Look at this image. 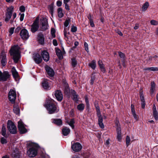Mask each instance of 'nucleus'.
Returning a JSON list of instances; mask_svg holds the SVG:
<instances>
[{
  "label": "nucleus",
  "instance_id": "obj_1",
  "mask_svg": "<svg viewBox=\"0 0 158 158\" xmlns=\"http://www.w3.org/2000/svg\"><path fill=\"white\" fill-rule=\"evenodd\" d=\"M28 150L27 154L30 157H34L37 154L38 145L37 144L30 141L27 144Z\"/></svg>",
  "mask_w": 158,
  "mask_h": 158
},
{
  "label": "nucleus",
  "instance_id": "obj_2",
  "mask_svg": "<svg viewBox=\"0 0 158 158\" xmlns=\"http://www.w3.org/2000/svg\"><path fill=\"white\" fill-rule=\"evenodd\" d=\"M44 106L46 108L50 114L57 113L59 111V109L55 104L54 101L51 99H49L47 103L44 105Z\"/></svg>",
  "mask_w": 158,
  "mask_h": 158
},
{
  "label": "nucleus",
  "instance_id": "obj_3",
  "mask_svg": "<svg viewBox=\"0 0 158 158\" xmlns=\"http://www.w3.org/2000/svg\"><path fill=\"white\" fill-rule=\"evenodd\" d=\"M20 48L18 45H15L12 47L10 51V53L13 56V59L15 63L18 62L20 58L19 51Z\"/></svg>",
  "mask_w": 158,
  "mask_h": 158
},
{
  "label": "nucleus",
  "instance_id": "obj_4",
  "mask_svg": "<svg viewBox=\"0 0 158 158\" xmlns=\"http://www.w3.org/2000/svg\"><path fill=\"white\" fill-rule=\"evenodd\" d=\"M14 9V6H12L7 8L5 17V21L6 22H8L11 19L12 15Z\"/></svg>",
  "mask_w": 158,
  "mask_h": 158
},
{
  "label": "nucleus",
  "instance_id": "obj_5",
  "mask_svg": "<svg viewBox=\"0 0 158 158\" xmlns=\"http://www.w3.org/2000/svg\"><path fill=\"white\" fill-rule=\"evenodd\" d=\"M7 127L10 132L12 134H15L17 133V128L14 123L11 121H8Z\"/></svg>",
  "mask_w": 158,
  "mask_h": 158
},
{
  "label": "nucleus",
  "instance_id": "obj_6",
  "mask_svg": "<svg viewBox=\"0 0 158 158\" xmlns=\"http://www.w3.org/2000/svg\"><path fill=\"white\" fill-rule=\"evenodd\" d=\"M39 18L37 17L31 26V30L33 33H34L38 30L39 28Z\"/></svg>",
  "mask_w": 158,
  "mask_h": 158
},
{
  "label": "nucleus",
  "instance_id": "obj_7",
  "mask_svg": "<svg viewBox=\"0 0 158 158\" xmlns=\"http://www.w3.org/2000/svg\"><path fill=\"white\" fill-rule=\"evenodd\" d=\"M16 97L15 91L13 89H10L8 94V97L9 100L12 103L15 102Z\"/></svg>",
  "mask_w": 158,
  "mask_h": 158
},
{
  "label": "nucleus",
  "instance_id": "obj_8",
  "mask_svg": "<svg viewBox=\"0 0 158 158\" xmlns=\"http://www.w3.org/2000/svg\"><path fill=\"white\" fill-rule=\"evenodd\" d=\"M116 124L117 138L118 141H120L122 139L121 128L119 125V122L117 120L116 122Z\"/></svg>",
  "mask_w": 158,
  "mask_h": 158
},
{
  "label": "nucleus",
  "instance_id": "obj_9",
  "mask_svg": "<svg viewBox=\"0 0 158 158\" xmlns=\"http://www.w3.org/2000/svg\"><path fill=\"white\" fill-rule=\"evenodd\" d=\"M18 127L20 133L21 134L24 133L27 131L25 127V125L21 120L18 122Z\"/></svg>",
  "mask_w": 158,
  "mask_h": 158
},
{
  "label": "nucleus",
  "instance_id": "obj_10",
  "mask_svg": "<svg viewBox=\"0 0 158 158\" xmlns=\"http://www.w3.org/2000/svg\"><path fill=\"white\" fill-rule=\"evenodd\" d=\"M9 77V73L7 71H4L2 73L0 71V81H5Z\"/></svg>",
  "mask_w": 158,
  "mask_h": 158
},
{
  "label": "nucleus",
  "instance_id": "obj_11",
  "mask_svg": "<svg viewBox=\"0 0 158 158\" xmlns=\"http://www.w3.org/2000/svg\"><path fill=\"white\" fill-rule=\"evenodd\" d=\"M82 147L80 143L78 142L75 143L72 145L71 148L73 151L75 152L80 151L82 149Z\"/></svg>",
  "mask_w": 158,
  "mask_h": 158
},
{
  "label": "nucleus",
  "instance_id": "obj_12",
  "mask_svg": "<svg viewBox=\"0 0 158 158\" xmlns=\"http://www.w3.org/2000/svg\"><path fill=\"white\" fill-rule=\"evenodd\" d=\"M97 112V115L98 118V124L101 128H104V125L102 123L103 117L101 114L100 110H98Z\"/></svg>",
  "mask_w": 158,
  "mask_h": 158
},
{
  "label": "nucleus",
  "instance_id": "obj_13",
  "mask_svg": "<svg viewBox=\"0 0 158 158\" xmlns=\"http://www.w3.org/2000/svg\"><path fill=\"white\" fill-rule=\"evenodd\" d=\"M20 35L21 38L24 40L27 39L29 37L28 32L25 29L22 30L21 31Z\"/></svg>",
  "mask_w": 158,
  "mask_h": 158
},
{
  "label": "nucleus",
  "instance_id": "obj_14",
  "mask_svg": "<svg viewBox=\"0 0 158 158\" xmlns=\"http://www.w3.org/2000/svg\"><path fill=\"white\" fill-rule=\"evenodd\" d=\"M41 28L43 30H45L48 28V21L46 18H43L41 21Z\"/></svg>",
  "mask_w": 158,
  "mask_h": 158
},
{
  "label": "nucleus",
  "instance_id": "obj_15",
  "mask_svg": "<svg viewBox=\"0 0 158 158\" xmlns=\"http://www.w3.org/2000/svg\"><path fill=\"white\" fill-rule=\"evenodd\" d=\"M55 96L58 101H61L63 98V95L61 92L59 90H57L55 91Z\"/></svg>",
  "mask_w": 158,
  "mask_h": 158
},
{
  "label": "nucleus",
  "instance_id": "obj_16",
  "mask_svg": "<svg viewBox=\"0 0 158 158\" xmlns=\"http://www.w3.org/2000/svg\"><path fill=\"white\" fill-rule=\"evenodd\" d=\"M41 55L43 60L45 61H48L49 59V56L48 53L45 50L43 51L41 53Z\"/></svg>",
  "mask_w": 158,
  "mask_h": 158
},
{
  "label": "nucleus",
  "instance_id": "obj_17",
  "mask_svg": "<svg viewBox=\"0 0 158 158\" xmlns=\"http://www.w3.org/2000/svg\"><path fill=\"white\" fill-rule=\"evenodd\" d=\"M33 58L37 64L40 63L42 61V59L38 53L34 54Z\"/></svg>",
  "mask_w": 158,
  "mask_h": 158
},
{
  "label": "nucleus",
  "instance_id": "obj_18",
  "mask_svg": "<svg viewBox=\"0 0 158 158\" xmlns=\"http://www.w3.org/2000/svg\"><path fill=\"white\" fill-rule=\"evenodd\" d=\"M0 57L1 58V62L2 65L4 66L6 64V54L2 52L1 54Z\"/></svg>",
  "mask_w": 158,
  "mask_h": 158
},
{
  "label": "nucleus",
  "instance_id": "obj_19",
  "mask_svg": "<svg viewBox=\"0 0 158 158\" xmlns=\"http://www.w3.org/2000/svg\"><path fill=\"white\" fill-rule=\"evenodd\" d=\"M45 70L48 75L50 77H52L54 75V72L53 70L48 66L45 67Z\"/></svg>",
  "mask_w": 158,
  "mask_h": 158
},
{
  "label": "nucleus",
  "instance_id": "obj_20",
  "mask_svg": "<svg viewBox=\"0 0 158 158\" xmlns=\"http://www.w3.org/2000/svg\"><path fill=\"white\" fill-rule=\"evenodd\" d=\"M42 86L45 89H49L51 88L50 86L46 79H44L43 81Z\"/></svg>",
  "mask_w": 158,
  "mask_h": 158
},
{
  "label": "nucleus",
  "instance_id": "obj_21",
  "mask_svg": "<svg viewBox=\"0 0 158 158\" xmlns=\"http://www.w3.org/2000/svg\"><path fill=\"white\" fill-rule=\"evenodd\" d=\"M56 53L58 57L60 59H61L63 58V54L65 53L64 52H62L59 49L56 48Z\"/></svg>",
  "mask_w": 158,
  "mask_h": 158
},
{
  "label": "nucleus",
  "instance_id": "obj_22",
  "mask_svg": "<svg viewBox=\"0 0 158 158\" xmlns=\"http://www.w3.org/2000/svg\"><path fill=\"white\" fill-rule=\"evenodd\" d=\"M156 88V84L154 82H152L150 90V94L152 95L154 93Z\"/></svg>",
  "mask_w": 158,
  "mask_h": 158
},
{
  "label": "nucleus",
  "instance_id": "obj_23",
  "mask_svg": "<svg viewBox=\"0 0 158 158\" xmlns=\"http://www.w3.org/2000/svg\"><path fill=\"white\" fill-rule=\"evenodd\" d=\"M140 98L141 102L142 107L144 108L145 106V102L143 94L142 93L140 94Z\"/></svg>",
  "mask_w": 158,
  "mask_h": 158
},
{
  "label": "nucleus",
  "instance_id": "obj_24",
  "mask_svg": "<svg viewBox=\"0 0 158 158\" xmlns=\"http://www.w3.org/2000/svg\"><path fill=\"white\" fill-rule=\"evenodd\" d=\"M62 132L64 135L66 136L70 133V130L67 127H64L63 129Z\"/></svg>",
  "mask_w": 158,
  "mask_h": 158
},
{
  "label": "nucleus",
  "instance_id": "obj_25",
  "mask_svg": "<svg viewBox=\"0 0 158 158\" xmlns=\"http://www.w3.org/2000/svg\"><path fill=\"white\" fill-rule=\"evenodd\" d=\"M88 66L93 69H95L96 66V61L94 60H93L88 64Z\"/></svg>",
  "mask_w": 158,
  "mask_h": 158
},
{
  "label": "nucleus",
  "instance_id": "obj_26",
  "mask_svg": "<svg viewBox=\"0 0 158 158\" xmlns=\"http://www.w3.org/2000/svg\"><path fill=\"white\" fill-rule=\"evenodd\" d=\"M11 71H12V75H13V77L15 78L17 77L18 76V73L17 72V71H16L15 68L14 67H13L12 68Z\"/></svg>",
  "mask_w": 158,
  "mask_h": 158
},
{
  "label": "nucleus",
  "instance_id": "obj_27",
  "mask_svg": "<svg viewBox=\"0 0 158 158\" xmlns=\"http://www.w3.org/2000/svg\"><path fill=\"white\" fill-rule=\"evenodd\" d=\"M13 111L17 115H19L20 113V109L18 106H14Z\"/></svg>",
  "mask_w": 158,
  "mask_h": 158
},
{
  "label": "nucleus",
  "instance_id": "obj_28",
  "mask_svg": "<svg viewBox=\"0 0 158 158\" xmlns=\"http://www.w3.org/2000/svg\"><path fill=\"white\" fill-rule=\"evenodd\" d=\"M67 122L72 128L73 129L74 128V126L73 124L74 123V122L73 119H72L69 120L67 121Z\"/></svg>",
  "mask_w": 158,
  "mask_h": 158
},
{
  "label": "nucleus",
  "instance_id": "obj_29",
  "mask_svg": "<svg viewBox=\"0 0 158 158\" xmlns=\"http://www.w3.org/2000/svg\"><path fill=\"white\" fill-rule=\"evenodd\" d=\"M53 123L58 125H60L62 124V121L60 119H53Z\"/></svg>",
  "mask_w": 158,
  "mask_h": 158
},
{
  "label": "nucleus",
  "instance_id": "obj_30",
  "mask_svg": "<svg viewBox=\"0 0 158 158\" xmlns=\"http://www.w3.org/2000/svg\"><path fill=\"white\" fill-rule=\"evenodd\" d=\"M149 6V4L148 2H145L143 5L142 9L143 11H145L146 10Z\"/></svg>",
  "mask_w": 158,
  "mask_h": 158
},
{
  "label": "nucleus",
  "instance_id": "obj_31",
  "mask_svg": "<svg viewBox=\"0 0 158 158\" xmlns=\"http://www.w3.org/2000/svg\"><path fill=\"white\" fill-rule=\"evenodd\" d=\"M58 15L59 18H62L64 16V14L62 12V9L61 8H59L58 9Z\"/></svg>",
  "mask_w": 158,
  "mask_h": 158
},
{
  "label": "nucleus",
  "instance_id": "obj_32",
  "mask_svg": "<svg viewBox=\"0 0 158 158\" xmlns=\"http://www.w3.org/2000/svg\"><path fill=\"white\" fill-rule=\"evenodd\" d=\"M6 128L5 126L3 125L2 128L1 134L3 136L5 137H6V136H7V135L6 134Z\"/></svg>",
  "mask_w": 158,
  "mask_h": 158
},
{
  "label": "nucleus",
  "instance_id": "obj_33",
  "mask_svg": "<svg viewBox=\"0 0 158 158\" xmlns=\"http://www.w3.org/2000/svg\"><path fill=\"white\" fill-rule=\"evenodd\" d=\"M77 109L79 111H82L85 108V105L83 104H80L77 106Z\"/></svg>",
  "mask_w": 158,
  "mask_h": 158
},
{
  "label": "nucleus",
  "instance_id": "obj_34",
  "mask_svg": "<svg viewBox=\"0 0 158 158\" xmlns=\"http://www.w3.org/2000/svg\"><path fill=\"white\" fill-rule=\"evenodd\" d=\"M130 141L131 139L130 137L128 136H127L126 139V143L127 147H128L129 145Z\"/></svg>",
  "mask_w": 158,
  "mask_h": 158
},
{
  "label": "nucleus",
  "instance_id": "obj_35",
  "mask_svg": "<svg viewBox=\"0 0 158 158\" xmlns=\"http://www.w3.org/2000/svg\"><path fill=\"white\" fill-rule=\"evenodd\" d=\"M153 115L155 119L156 120H158V114L157 110L153 111Z\"/></svg>",
  "mask_w": 158,
  "mask_h": 158
},
{
  "label": "nucleus",
  "instance_id": "obj_36",
  "mask_svg": "<svg viewBox=\"0 0 158 158\" xmlns=\"http://www.w3.org/2000/svg\"><path fill=\"white\" fill-rule=\"evenodd\" d=\"M72 94L73 97V99L75 101H77L78 100V96L76 94L75 92L74 91H73L72 92Z\"/></svg>",
  "mask_w": 158,
  "mask_h": 158
},
{
  "label": "nucleus",
  "instance_id": "obj_37",
  "mask_svg": "<svg viewBox=\"0 0 158 158\" xmlns=\"http://www.w3.org/2000/svg\"><path fill=\"white\" fill-rule=\"evenodd\" d=\"M71 63L72 66L73 67H74L76 66L77 64V62L75 59H72Z\"/></svg>",
  "mask_w": 158,
  "mask_h": 158
},
{
  "label": "nucleus",
  "instance_id": "obj_38",
  "mask_svg": "<svg viewBox=\"0 0 158 158\" xmlns=\"http://www.w3.org/2000/svg\"><path fill=\"white\" fill-rule=\"evenodd\" d=\"M17 14L15 12H14L12 14V19H11L10 21L11 24H12L14 22V20L16 17Z\"/></svg>",
  "mask_w": 158,
  "mask_h": 158
},
{
  "label": "nucleus",
  "instance_id": "obj_39",
  "mask_svg": "<svg viewBox=\"0 0 158 158\" xmlns=\"http://www.w3.org/2000/svg\"><path fill=\"white\" fill-rule=\"evenodd\" d=\"M150 23L152 25L156 26L158 25V22L154 20H152L150 21Z\"/></svg>",
  "mask_w": 158,
  "mask_h": 158
},
{
  "label": "nucleus",
  "instance_id": "obj_40",
  "mask_svg": "<svg viewBox=\"0 0 158 158\" xmlns=\"http://www.w3.org/2000/svg\"><path fill=\"white\" fill-rule=\"evenodd\" d=\"M55 29L54 28H52L51 29V32L52 38H54L55 37Z\"/></svg>",
  "mask_w": 158,
  "mask_h": 158
},
{
  "label": "nucleus",
  "instance_id": "obj_41",
  "mask_svg": "<svg viewBox=\"0 0 158 158\" xmlns=\"http://www.w3.org/2000/svg\"><path fill=\"white\" fill-rule=\"evenodd\" d=\"M70 22V20L69 19H68L66 20L64 23V26L65 27H67L69 25V24Z\"/></svg>",
  "mask_w": 158,
  "mask_h": 158
},
{
  "label": "nucleus",
  "instance_id": "obj_42",
  "mask_svg": "<svg viewBox=\"0 0 158 158\" xmlns=\"http://www.w3.org/2000/svg\"><path fill=\"white\" fill-rule=\"evenodd\" d=\"M12 156L13 158H19V155L18 153L16 154L13 153L12 154Z\"/></svg>",
  "mask_w": 158,
  "mask_h": 158
},
{
  "label": "nucleus",
  "instance_id": "obj_43",
  "mask_svg": "<svg viewBox=\"0 0 158 158\" xmlns=\"http://www.w3.org/2000/svg\"><path fill=\"white\" fill-rule=\"evenodd\" d=\"M84 45L85 48V50L87 52H89L88 45L87 43L85 42L84 43Z\"/></svg>",
  "mask_w": 158,
  "mask_h": 158
},
{
  "label": "nucleus",
  "instance_id": "obj_44",
  "mask_svg": "<svg viewBox=\"0 0 158 158\" xmlns=\"http://www.w3.org/2000/svg\"><path fill=\"white\" fill-rule=\"evenodd\" d=\"M1 142L2 144H5L7 143V141L6 139L4 137H2L1 138Z\"/></svg>",
  "mask_w": 158,
  "mask_h": 158
},
{
  "label": "nucleus",
  "instance_id": "obj_45",
  "mask_svg": "<svg viewBox=\"0 0 158 158\" xmlns=\"http://www.w3.org/2000/svg\"><path fill=\"white\" fill-rule=\"evenodd\" d=\"M41 158H50L49 156L47 154L43 153L41 154Z\"/></svg>",
  "mask_w": 158,
  "mask_h": 158
},
{
  "label": "nucleus",
  "instance_id": "obj_46",
  "mask_svg": "<svg viewBox=\"0 0 158 158\" xmlns=\"http://www.w3.org/2000/svg\"><path fill=\"white\" fill-rule=\"evenodd\" d=\"M98 64L100 68H103L104 67L103 64L102 63V61L99 60L98 61Z\"/></svg>",
  "mask_w": 158,
  "mask_h": 158
},
{
  "label": "nucleus",
  "instance_id": "obj_47",
  "mask_svg": "<svg viewBox=\"0 0 158 158\" xmlns=\"http://www.w3.org/2000/svg\"><path fill=\"white\" fill-rule=\"evenodd\" d=\"M77 31V27L74 26H72L71 29V31L73 32H75Z\"/></svg>",
  "mask_w": 158,
  "mask_h": 158
},
{
  "label": "nucleus",
  "instance_id": "obj_48",
  "mask_svg": "<svg viewBox=\"0 0 158 158\" xmlns=\"http://www.w3.org/2000/svg\"><path fill=\"white\" fill-rule=\"evenodd\" d=\"M88 19H89V21H90V26L92 27H94V25L93 19H89V17L88 18Z\"/></svg>",
  "mask_w": 158,
  "mask_h": 158
},
{
  "label": "nucleus",
  "instance_id": "obj_49",
  "mask_svg": "<svg viewBox=\"0 0 158 158\" xmlns=\"http://www.w3.org/2000/svg\"><path fill=\"white\" fill-rule=\"evenodd\" d=\"M14 30V27H11L10 29L9 32V35L10 36L13 33Z\"/></svg>",
  "mask_w": 158,
  "mask_h": 158
},
{
  "label": "nucleus",
  "instance_id": "obj_50",
  "mask_svg": "<svg viewBox=\"0 0 158 158\" xmlns=\"http://www.w3.org/2000/svg\"><path fill=\"white\" fill-rule=\"evenodd\" d=\"M119 55L121 58L124 59L125 57L124 54L121 52H118Z\"/></svg>",
  "mask_w": 158,
  "mask_h": 158
},
{
  "label": "nucleus",
  "instance_id": "obj_51",
  "mask_svg": "<svg viewBox=\"0 0 158 158\" xmlns=\"http://www.w3.org/2000/svg\"><path fill=\"white\" fill-rule=\"evenodd\" d=\"M19 15H20V20L21 21H22L23 20L24 16V14L23 13L22 14L20 13Z\"/></svg>",
  "mask_w": 158,
  "mask_h": 158
},
{
  "label": "nucleus",
  "instance_id": "obj_52",
  "mask_svg": "<svg viewBox=\"0 0 158 158\" xmlns=\"http://www.w3.org/2000/svg\"><path fill=\"white\" fill-rule=\"evenodd\" d=\"M150 69L151 71H158V67H150Z\"/></svg>",
  "mask_w": 158,
  "mask_h": 158
},
{
  "label": "nucleus",
  "instance_id": "obj_53",
  "mask_svg": "<svg viewBox=\"0 0 158 158\" xmlns=\"http://www.w3.org/2000/svg\"><path fill=\"white\" fill-rule=\"evenodd\" d=\"M19 10L22 12H24L25 11V7L23 6H21L19 8Z\"/></svg>",
  "mask_w": 158,
  "mask_h": 158
},
{
  "label": "nucleus",
  "instance_id": "obj_54",
  "mask_svg": "<svg viewBox=\"0 0 158 158\" xmlns=\"http://www.w3.org/2000/svg\"><path fill=\"white\" fill-rule=\"evenodd\" d=\"M62 2L60 1H57L56 2V5L58 6H61Z\"/></svg>",
  "mask_w": 158,
  "mask_h": 158
},
{
  "label": "nucleus",
  "instance_id": "obj_55",
  "mask_svg": "<svg viewBox=\"0 0 158 158\" xmlns=\"http://www.w3.org/2000/svg\"><path fill=\"white\" fill-rule=\"evenodd\" d=\"M134 118L136 120H137L138 119V116L135 113H134L132 114Z\"/></svg>",
  "mask_w": 158,
  "mask_h": 158
},
{
  "label": "nucleus",
  "instance_id": "obj_56",
  "mask_svg": "<svg viewBox=\"0 0 158 158\" xmlns=\"http://www.w3.org/2000/svg\"><path fill=\"white\" fill-rule=\"evenodd\" d=\"M131 112L132 113V114H133L134 113H135V109H134V106L133 105H131Z\"/></svg>",
  "mask_w": 158,
  "mask_h": 158
},
{
  "label": "nucleus",
  "instance_id": "obj_57",
  "mask_svg": "<svg viewBox=\"0 0 158 158\" xmlns=\"http://www.w3.org/2000/svg\"><path fill=\"white\" fill-rule=\"evenodd\" d=\"M53 45L55 46H56L57 45V41L56 40H53Z\"/></svg>",
  "mask_w": 158,
  "mask_h": 158
},
{
  "label": "nucleus",
  "instance_id": "obj_58",
  "mask_svg": "<svg viewBox=\"0 0 158 158\" xmlns=\"http://www.w3.org/2000/svg\"><path fill=\"white\" fill-rule=\"evenodd\" d=\"M85 102L87 106H88L89 105L88 99L87 97H86L85 98Z\"/></svg>",
  "mask_w": 158,
  "mask_h": 158
},
{
  "label": "nucleus",
  "instance_id": "obj_59",
  "mask_svg": "<svg viewBox=\"0 0 158 158\" xmlns=\"http://www.w3.org/2000/svg\"><path fill=\"white\" fill-rule=\"evenodd\" d=\"M94 80V77L93 78V77H92L90 80V84L91 85H93V84Z\"/></svg>",
  "mask_w": 158,
  "mask_h": 158
},
{
  "label": "nucleus",
  "instance_id": "obj_60",
  "mask_svg": "<svg viewBox=\"0 0 158 158\" xmlns=\"http://www.w3.org/2000/svg\"><path fill=\"white\" fill-rule=\"evenodd\" d=\"M65 4V8L67 10H69V5L67 4V3H64Z\"/></svg>",
  "mask_w": 158,
  "mask_h": 158
},
{
  "label": "nucleus",
  "instance_id": "obj_61",
  "mask_svg": "<svg viewBox=\"0 0 158 158\" xmlns=\"http://www.w3.org/2000/svg\"><path fill=\"white\" fill-rule=\"evenodd\" d=\"M21 28L20 27H18L15 30V31L16 32H18L19 30H20Z\"/></svg>",
  "mask_w": 158,
  "mask_h": 158
},
{
  "label": "nucleus",
  "instance_id": "obj_62",
  "mask_svg": "<svg viewBox=\"0 0 158 158\" xmlns=\"http://www.w3.org/2000/svg\"><path fill=\"white\" fill-rule=\"evenodd\" d=\"M139 28V24H136L135 26L134 27V29L135 30H136L138 29Z\"/></svg>",
  "mask_w": 158,
  "mask_h": 158
},
{
  "label": "nucleus",
  "instance_id": "obj_63",
  "mask_svg": "<svg viewBox=\"0 0 158 158\" xmlns=\"http://www.w3.org/2000/svg\"><path fill=\"white\" fill-rule=\"evenodd\" d=\"M100 69H101V71L102 72H103V73H104L105 72L106 70H105V69L104 67L103 68H100Z\"/></svg>",
  "mask_w": 158,
  "mask_h": 158
},
{
  "label": "nucleus",
  "instance_id": "obj_64",
  "mask_svg": "<svg viewBox=\"0 0 158 158\" xmlns=\"http://www.w3.org/2000/svg\"><path fill=\"white\" fill-rule=\"evenodd\" d=\"M109 139H107L106 140V142H105V145H107L108 146L109 144Z\"/></svg>",
  "mask_w": 158,
  "mask_h": 158
}]
</instances>
